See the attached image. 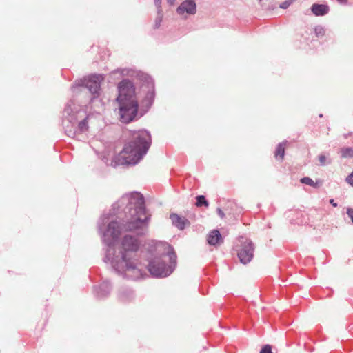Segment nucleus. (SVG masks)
<instances>
[{
	"instance_id": "1",
	"label": "nucleus",
	"mask_w": 353,
	"mask_h": 353,
	"mask_svg": "<svg viewBox=\"0 0 353 353\" xmlns=\"http://www.w3.org/2000/svg\"><path fill=\"white\" fill-rule=\"evenodd\" d=\"M119 208L125 205V223L121 225L109 216H103L98 222V230L106 245L104 262L110 263L114 270L125 277L138 279L142 276V270L136 259L140 247L139 240L126 234L119 245L115 243L122 232L134 231L143 235L148 231L150 215L145 210L144 198L139 192L123 196L117 203Z\"/></svg>"
},
{
	"instance_id": "2",
	"label": "nucleus",
	"mask_w": 353,
	"mask_h": 353,
	"mask_svg": "<svg viewBox=\"0 0 353 353\" xmlns=\"http://www.w3.org/2000/svg\"><path fill=\"white\" fill-rule=\"evenodd\" d=\"M123 150L116 155L112 162L113 166L135 165L148 152L151 145L150 133L145 130H130Z\"/></svg>"
},
{
	"instance_id": "3",
	"label": "nucleus",
	"mask_w": 353,
	"mask_h": 353,
	"mask_svg": "<svg viewBox=\"0 0 353 353\" xmlns=\"http://www.w3.org/2000/svg\"><path fill=\"white\" fill-rule=\"evenodd\" d=\"M63 126L65 134L72 138H75L77 133H83L88 130V123L91 119L90 115H87L82 120L79 121L78 125L76 123L79 119L84 117L85 112L81 110H77L73 101H69L63 110Z\"/></svg>"
},
{
	"instance_id": "4",
	"label": "nucleus",
	"mask_w": 353,
	"mask_h": 353,
	"mask_svg": "<svg viewBox=\"0 0 353 353\" xmlns=\"http://www.w3.org/2000/svg\"><path fill=\"white\" fill-rule=\"evenodd\" d=\"M166 246L172 251H169L168 254L154 256L149 261L148 269L154 277H166L172 273L175 268L176 256L170 245Z\"/></svg>"
},
{
	"instance_id": "5",
	"label": "nucleus",
	"mask_w": 353,
	"mask_h": 353,
	"mask_svg": "<svg viewBox=\"0 0 353 353\" xmlns=\"http://www.w3.org/2000/svg\"><path fill=\"white\" fill-rule=\"evenodd\" d=\"M102 74H93L77 81L72 86L74 90L77 87H85L93 95V99L97 97L101 88V83L103 81Z\"/></svg>"
},
{
	"instance_id": "6",
	"label": "nucleus",
	"mask_w": 353,
	"mask_h": 353,
	"mask_svg": "<svg viewBox=\"0 0 353 353\" xmlns=\"http://www.w3.org/2000/svg\"><path fill=\"white\" fill-rule=\"evenodd\" d=\"M119 103L120 119L123 123H130L137 117L138 101H123Z\"/></svg>"
},
{
	"instance_id": "7",
	"label": "nucleus",
	"mask_w": 353,
	"mask_h": 353,
	"mask_svg": "<svg viewBox=\"0 0 353 353\" xmlns=\"http://www.w3.org/2000/svg\"><path fill=\"white\" fill-rule=\"evenodd\" d=\"M119 95L117 98L118 102L137 101L135 97L134 88L131 81L123 80L118 85Z\"/></svg>"
},
{
	"instance_id": "8",
	"label": "nucleus",
	"mask_w": 353,
	"mask_h": 353,
	"mask_svg": "<svg viewBox=\"0 0 353 353\" xmlns=\"http://www.w3.org/2000/svg\"><path fill=\"white\" fill-rule=\"evenodd\" d=\"M239 241L241 244V248L238 252V257L242 263L247 264L253 258L254 244L250 239L243 236L239 238Z\"/></svg>"
},
{
	"instance_id": "9",
	"label": "nucleus",
	"mask_w": 353,
	"mask_h": 353,
	"mask_svg": "<svg viewBox=\"0 0 353 353\" xmlns=\"http://www.w3.org/2000/svg\"><path fill=\"white\" fill-rule=\"evenodd\" d=\"M176 11L179 14H183L185 12L194 14L196 11V6L193 0H185L178 7Z\"/></svg>"
},
{
	"instance_id": "10",
	"label": "nucleus",
	"mask_w": 353,
	"mask_h": 353,
	"mask_svg": "<svg viewBox=\"0 0 353 353\" xmlns=\"http://www.w3.org/2000/svg\"><path fill=\"white\" fill-rule=\"evenodd\" d=\"M170 218L172 224L181 230H183L186 225H190V222L186 218L181 217L177 214H171Z\"/></svg>"
},
{
	"instance_id": "11",
	"label": "nucleus",
	"mask_w": 353,
	"mask_h": 353,
	"mask_svg": "<svg viewBox=\"0 0 353 353\" xmlns=\"http://www.w3.org/2000/svg\"><path fill=\"white\" fill-rule=\"evenodd\" d=\"M110 283L108 281H104L95 289V294L99 299H103L110 294Z\"/></svg>"
},
{
	"instance_id": "12",
	"label": "nucleus",
	"mask_w": 353,
	"mask_h": 353,
	"mask_svg": "<svg viewBox=\"0 0 353 353\" xmlns=\"http://www.w3.org/2000/svg\"><path fill=\"white\" fill-rule=\"evenodd\" d=\"M208 242L211 245H218L223 243L221 233L217 230H212L208 236Z\"/></svg>"
},
{
	"instance_id": "13",
	"label": "nucleus",
	"mask_w": 353,
	"mask_h": 353,
	"mask_svg": "<svg viewBox=\"0 0 353 353\" xmlns=\"http://www.w3.org/2000/svg\"><path fill=\"white\" fill-rule=\"evenodd\" d=\"M311 10L314 15L323 16L328 12L329 7L323 4H314Z\"/></svg>"
},
{
	"instance_id": "14",
	"label": "nucleus",
	"mask_w": 353,
	"mask_h": 353,
	"mask_svg": "<svg viewBox=\"0 0 353 353\" xmlns=\"http://www.w3.org/2000/svg\"><path fill=\"white\" fill-rule=\"evenodd\" d=\"M300 182L303 184L308 185L313 188H317L322 184V181L320 180L314 182L311 178L305 176L301 179Z\"/></svg>"
},
{
	"instance_id": "15",
	"label": "nucleus",
	"mask_w": 353,
	"mask_h": 353,
	"mask_svg": "<svg viewBox=\"0 0 353 353\" xmlns=\"http://www.w3.org/2000/svg\"><path fill=\"white\" fill-rule=\"evenodd\" d=\"M286 143V141L280 143L275 150V157L279 158L281 160H283L285 154V145Z\"/></svg>"
},
{
	"instance_id": "16",
	"label": "nucleus",
	"mask_w": 353,
	"mask_h": 353,
	"mask_svg": "<svg viewBox=\"0 0 353 353\" xmlns=\"http://www.w3.org/2000/svg\"><path fill=\"white\" fill-rule=\"evenodd\" d=\"M133 298V292L130 290H125L123 292H121L119 295V299L123 301H128L131 300Z\"/></svg>"
},
{
	"instance_id": "17",
	"label": "nucleus",
	"mask_w": 353,
	"mask_h": 353,
	"mask_svg": "<svg viewBox=\"0 0 353 353\" xmlns=\"http://www.w3.org/2000/svg\"><path fill=\"white\" fill-rule=\"evenodd\" d=\"M341 157L343 158H352L353 157V148H343L340 150Z\"/></svg>"
},
{
	"instance_id": "18",
	"label": "nucleus",
	"mask_w": 353,
	"mask_h": 353,
	"mask_svg": "<svg viewBox=\"0 0 353 353\" xmlns=\"http://www.w3.org/2000/svg\"><path fill=\"white\" fill-rule=\"evenodd\" d=\"M196 205L198 207L205 205L208 207L209 205V203L208 201L205 199V197L203 195H199L196 196Z\"/></svg>"
},
{
	"instance_id": "19",
	"label": "nucleus",
	"mask_w": 353,
	"mask_h": 353,
	"mask_svg": "<svg viewBox=\"0 0 353 353\" xmlns=\"http://www.w3.org/2000/svg\"><path fill=\"white\" fill-rule=\"evenodd\" d=\"M158 16L154 21V28H158L160 26L161 22L162 21V10L161 9H159L157 11Z\"/></svg>"
},
{
	"instance_id": "20",
	"label": "nucleus",
	"mask_w": 353,
	"mask_h": 353,
	"mask_svg": "<svg viewBox=\"0 0 353 353\" xmlns=\"http://www.w3.org/2000/svg\"><path fill=\"white\" fill-rule=\"evenodd\" d=\"M319 161L321 165H325L326 164L331 163V160L327 159V157L323 154H320L319 156Z\"/></svg>"
},
{
	"instance_id": "21",
	"label": "nucleus",
	"mask_w": 353,
	"mask_h": 353,
	"mask_svg": "<svg viewBox=\"0 0 353 353\" xmlns=\"http://www.w3.org/2000/svg\"><path fill=\"white\" fill-rule=\"evenodd\" d=\"M315 33L317 36L324 34L325 30L321 26H317L314 29Z\"/></svg>"
},
{
	"instance_id": "22",
	"label": "nucleus",
	"mask_w": 353,
	"mask_h": 353,
	"mask_svg": "<svg viewBox=\"0 0 353 353\" xmlns=\"http://www.w3.org/2000/svg\"><path fill=\"white\" fill-rule=\"evenodd\" d=\"M260 353H272V348L270 345H265L260 351Z\"/></svg>"
},
{
	"instance_id": "23",
	"label": "nucleus",
	"mask_w": 353,
	"mask_h": 353,
	"mask_svg": "<svg viewBox=\"0 0 353 353\" xmlns=\"http://www.w3.org/2000/svg\"><path fill=\"white\" fill-rule=\"evenodd\" d=\"M154 97V90L149 91L148 92L146 98L150 101V105L152 104V100Z\"/></svg>"
},
{
	"instance_id": "24",
	"label": "nucleus",
	"mask_w": 353,
	"mask_h": 353,
	"mask_svg": "<svg viewBox=\"0 0 353 353\" xmlns=\"http://www.w3.org/2000/svg\"><path fill=\"white\" fill-rule=\"evenodd\" d=\"M292 3V1H285L280 4V8L283 9H285L290 6V5Z\"/></svg>"
},
{
	"instance_id": "25",
	"label": "nucleus",
	"mask_w": 353,
	"mask_h": 353,
	"mask_svg": "<svg viewBox=\"0 0 353 353\" xmlns=\"http://www.w3.org/2000/svg\"><path fill=\"white\" fill-rule=\"evenodd\" d=\"M346 181L353 186V170L352 172L346 178Z\"/></svg>"
},
{
	"instance_id": "26",
	"label": "nucleus",
	"mask_w": 353,
	"mask_h": 353,
	"mask_svg": "<svg viewBox=\"0 0 353 353\" xmlns=\"http://www.w3.org/2000/svg\"><path fill=\"white\" fill-rule=\"evenodd\" d=\"M347 214L348 215L352 222L353 223V208H348L347 209Z\"/></svg>"
},
{
	"instance_id": "27",
	"label": "nucleus",
	"mask_w": 353,
	"mask_h": 353,
	"mask_svg": "<svg viewBox=\"0 0 353 353\" xmlns=\"http://www.w3.org/2000/svg\"><path fill=\"white\" fill-rule=\"evenodd\" d=\"M216 212H217L218 215L221 219H223L225 217V214H224V212L222 211V210L221 208H217Z\"/></svg>"
},
{
	"instance_id": "28",
	"label": "nucleus",
	"mask_w": 353,
	"mask_h": 353,
	"mask_svg": "<svg viewBox=\"0 0 353 353\" xmlns=\"http://www.w3.org/2000/svg\"><path fill=\"white\" fill-rule=\"evenodd\" d=\"M154 3L158 10L161 9V0H154Z\"/></svg>"
},
{
	"instance_id": "29",
	"label": "nucleus",
	"mask_w": 353,
	"mask_h": 353,
	"mask_svg": "<svg viewBox=\"0 0 353 353\" xmlns=\"http://www.w3.org/2000/svg\"><path fill=\"white\" fill-rule=\"evenodd\" d=\"M330 203L331 205H332V206H334V207H336L337 206V203H335V201H334V200L333 199L330 200Z\"/></svg>"
},
{
	"instance_id": "30",
	"label": "nucleus",
	"mask_w": 353,
	"mask_h": 353,
	"mask_svg": "<svg viewBox=\"0 0 353 353\" xmlns=\"http://www.w3.org/2000/svg\"><path fill=\"white\" fill-rule=\"evenodd\" d=\"M168 3L170 4V5H172L175 0H167Z\"/></svg>"
},
{
	"instance_id": "31",
	"label": "nucleus",
	"mask_w": 353,
	"mask_h": 353,
	"mask_svg": "<svg viewBox=\"0 0 353 353\" xmlns=\"http://www.w3.org/2000/svg\"><path fill=\"white\" fill-rule=\"evenodd\" d=\"M339 2H340L341 3H344L346 2L347 0H337Z\"/></svg>"
}]
</instances>
